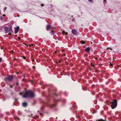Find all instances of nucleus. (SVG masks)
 <instances>
[{
    "instance_id": "f257e3e1",
    "label": "nucleus",
    "mask_w": 121,
    "mask_h": 121,
    "mask_svg": "<svg viewBox=\"0 0 121 121\" xmlns=\"http://www.w3.org/2000/svg\"><path fill=\"white\" fill-rule=\"evenodd\" d=\"M35 94L34 92L31 90L26 91L23 96L24 98H27L28 97L33 98L34 97Z\"/></svg>"
},
{
    "instance_id": "f03ea898",
    "label": "nucleus",
    "mask_w": 121,
    "mask_h": 121,
    "mask_svg": "<svg viewBox=\"0 0 121 121\" xmlns=\"http://www.w3.org/2000/svg\"><path fill=\"white\" fill-rule=\"evenodd\" d=\"M111 104H112L111 105V108L112 109H113L116 108L117 105V100L116 99H114L113 101L111 103Z\"/></svg>"
},
{
    "instance_id": "7ed1b4c3",
    "label": "nucleus",
    "mask_w": 121,
    "mask_h": 121,
    "mask_svg": "<svg viewBox=\"0 0 121 121\" xmlns=\"http://www.w3.org/2000/svg\"><path fill=\"white\" fill-rule=\"evenodd\" d=\"M4 30L5 31L7 32H12V28L11 27H6L5 28Z\"/></svg>"
},
{
    "instance_id": "20e7f679",
    "label": "nucleus",
    "mask_w": 121,
    "mask_h": 121,
    "mask_svg": "<svg viewBox=\"0 0 121 121\" xmlns=\"http://www.w3.org/2000/svg\"><path fill=\"white\" fill-rule=\"evenodd\" d=\"M13 78L12 76H9L7 77V78L5 79V80L6 82L7 81L11 82Z\"/></svg>"
},
{
    "instance_id": "39448f33",
    "label": "nucleus",
    "mask_w": 121,
    "mask_h": 121,
    "mask_svg": "<svg viewBox=\"0 0 121 121\" xmlns=\"http://www.w3.org/2000/svg\"><path fill=\"white\" fill-rule=\"evenodd\" d=\"M71 32L72 34L74 35H77L78 34V33L75 29H74L72 30Z\"/></svg>"
},
{
    "instance_id": "423d86ee",
    "label": "nucleus",
    "mask_w": 121,
    "mask_h": 121,
    "mask_svg": "<svg viewBox=\"0 0 121 121\" xmlns=\"http://www.w3.org/2000/svg\"><path fill=\"white\" fill-rule=\"evenodd\" d=\"M19 29V26H17L16 27L15 31V34H16L18 32Z\"/></svg>"
},
{
    "instance_id": "0eeeda50",
    "label": "nucleus",
    "mask_w": 121,
    "mask_h": 121,
    "mask_svg": "<svg viewBox=\"0 0 121 121\" xmlns=\"http://www.w3.org/2000/svg\"><path fill=\"white\" fill-rule=\"evenodd\" d=\"M51 27V26L50 25H48L47 26V30L48 31L49 30V29Z\"/></svg>"
},
{
    "instance_id": "6e6552de",
    "label": "nucleus",
    "mask_w": 121,
    "mask_h": 121,
    "mask_svg": "<svg viewBox=\"0 0 121 121\" xmlns=\"http://www.w3.org/2000/svg\"><path fill=\"white\" fill-rule=\"evenodd\" d=\"M90 51V49L89 48H87L85 49V51L87 52H89Z\"/></svg>"
},
{
    "instance_id": "1a4fd4ad",
    "label": "nucleus",
    "mask_w": 121,
    "mask_h": 121,
    "mask_svg": "<svg viewBox=\"0 0 121 121\" xmlns=\"http://www.w3.org/2000/svg\"><path fill=\"white\" fill-rule=\"evenodd\" d=\"M27 103L26 102H23L22 104V105L24 107H26L27 105Z\"/></svg>"
},
{
    "instance_id": "9d476101",
    "label": "nucleus",
    "mask_w": 121,
    "mask_h": 121,
    "mask_svg": "<svg viewBox=\"0 0 121 121\" xmlns=\"http://www.w3.org/2000/svg\"><path fill=\"white\" fill-rule=\"evenodd\" d=\"M63 33H65V35H66L68 34V33L67 32H65L64 31H62Z\"/></svg>"
},
{
    "instance_id": "9b49d317",
    "label": "nucleus",
    "mask_w": 121,
    "mask_h": 121,
    "mask_svg": "<svg viewBox=\"0 0 121 121\" xmlns=\"http://www.w3.org/2000/svg\"><path fill=\"white\" fill-rule=\"evenodd\" d=\"M82 44H84L85 43V41H81V42H80Z\"/></svg>"
},
{
    "instance_id": "f8f14e48",
    "label": "nucleus",
    "mask_w": 121,
    "mask_h": 121,
    "mask_svg": "<svg viewBox=\"0 0 121 121\" xmlns=\"http://www.w3.org/2000/svg\"><path fill=\"white\" fill-rule=\"evenodd\" d=\"M91 66H93V67H94L95 66V65H94L93 63H91Z\"/></svg>"
},
{
    "instance_id": "ddd939ff",
    "label": "nucleus",
    "mask_w": 121,
    "mask_h": 121,
    "mask_svg": "<svg viewBox=\"0 0 121 121\" xmlns=\"http://www.w3.org/2000/svg\"><path fill=\"white\" fill-rule=\"evenodd\" d=\"M97 121H105L104 120L102 119H100L98 120Z\"/></svg>"
},
{
    "instance_id": "4468645a",
    "label": "nucleus",
    "mask_w": 121,
    "mask_h": 121,
    "mask_svg": "<svg viewBox=\"0 0 121 121\" xmlns=\"http://www.w3.org/2000/svg\"><path fill=\"white\" fill-rule=\"evenodd\" d=\"M6 9H7L6 7H4V10L5 11L6 10Z\"/></svg>"
},
{
    "instance_id": "2eb2a0df",
    "label": "nucleus",
    "mask_w": 121,
    "mask_h": 121,
    "mask_svg": "<svg viewBox=\"0 0 121 121\" xmlns=\"http://www.w3.org/2000/svg\"><path fill=\"white\" fill-rule=\"evenodd\" d=\"M22 58L23 59H25L26 58V57H25L24 56H23Z\"/></svg>"
},
{
    "instance_id": "dca6fc26",
    "label": "nucleus",
    "mask_w": 121,
    "mask_h": 121,
    "mask_svg": "<svg viewBox=\"0 0 121 121\" xmlns=\"http://www.w3.org/2000/svg\"><path fill=\"white\" fill-rule=\"evenodd\" d=\"M52 34L53 35L54 34V33H53V31H52Z\"/></svg>"
},
{
    "instance_id": "f3484780",
    "label": "nucleus",
    "mask_w": 121,
    "mask_h": 121,
    "mask_svg": "<svg viewBox=\"0 0 121 121\" xmlns=\"http://www.w3.org/2000/svg\"><path fill=\"white\" fill-rule=\"evenodd\" d=\"M88 0L89 2H91L92 1V0Z\"/></svg>"
},
{
    "instance_id": "a211bd4d",
    "label": "nucleus",
    "mask_w": 121,
    "mask_h": 121,
    "mask_svg": "<svg viewBox=\"0 0 121 121\" xmlns=\"http://www.w3.org/2000/svg\"><path fill=\"white\" fill-rule=\"evenodd\" d=\"M2 58H0V62L2 60Z\"/></svg>"
},
{
    "instance_id": "6ab92c4d",
    "label": "nucleus",
    "mask_w": 121,
    "mask_h": 121,
    "mask_svg": "<svg viewBox=\"0 0 121 121\" xmlns=\"http://www.w3.org/2000/svg\"><path fill=\"white\" fill-rule=\"evenodd\" d=\"M52 107H54L55 106V104H52Z\"/></svg>"
},
{
    "instance_id": "aec40b11",
    "label": "nucleus",
    "mask_w": 121,
    "mask_h": 121,
    "mask_svg": "<svg viewBox=\"0 0 121 121\" xmlns=\"http://www.w3.org/2000/svg\"><path fill=\"white\" fill-rule=\"evenodd\" d=\"M41 5L42 6H44V4H41Z\"/></svg>"
},
{
    "instance_id": "412c9836",
    "label": "nucleus",
    "mask_w": 121,
    "mask_h": 121,
    "mask_svg": "<svg viewBox=\"0 0 121 121\" xmlns=\"http://www.w3.org/2000/svg\"><path fill=\"white\" fill-rule=\"evenodd\" d=\"M110 65L111 66H112V64L111 63H110Z\"/></svg>"
},
{
    "instance_id": "4be33fe9",
    "label": "nucleus",
    "mask_w": 121,
    "mask_h": 121,
    "mask_svg": "<svg viewBox=\"0 0 121 121\" xmlns=\"http://www.w3.org/2000/svg\"><path fill=\"white\" fill-rule=\"evenodd\" d=\"M18 39L19 40H20L21 39V38L20 37H18Z\"/></svg>"
},
{
    "instance_id": "5701e85b",
    "label": "nucleus",
    "mask_w": 121,
    "mask_h": 121,
    "mask_svg": "<svg viewBox=\"0 0 121 121\" xmlns=\"http://www.w3.org/2000/svg\"><path fill=\"white\" fill-rule=\"evenodd\" d=\"M3 16L4 17L5 16V14H4L3 15Z\"/></svg>"
},
{
    "instance_id": "b1692460",
    "label": "nucleus",
    "mask_w": 121,
    "mask_h": 121,
    "mask_svg": "<svg viewBox=\"0 0 121 121\" xmlns=\"http://www.w3.org/2000/svg\"><path fill=\"white\" fill-rule=\"evenodd\" d=\"M19 94L20 95H21L22 94V92H20Z\"/></svg>"
},
{
    "instance_id": "393cba45",
    "label": "nucleus",
    "mask_w": 121,
    "mask_h": 121,
    "mask_svg": "<svg viewBox=\"0 0 121 121\" xmlns=\"http://www.w3.org/2000/svg\"><path fill=\"white\" fill-rule=\"evenodd\" d=\"M10 87L12 88L13 87V86H10Z\"/></svg>"
},
{
    "instance_id": "a878e982",
    "label": "nucleus",
    "mask_w": 121,
    "mask_h": 121,
    "mask_svg": "<svg viewBox=\"0 0 121 121\" xmlns=\"http://www.w3.org/2000/svg\"><path fill=\"white\" fill-rule=\"evenodd\" d=\"M106 0H104V2H106Z\"/></svg>"
},
{
    "instance_id": "bb28decb",
    "label": "nucleus",
    "mask_w": 121,
    "mask_h": 121,
    "mask_svg": "<svg viewBox=\"0 0 121 121\" xmlns=\"http://www.w3.org/2000/svg\"><path fill=\"white\" fill-rule=\"evenodd\" d=\"M74 19H72V20L73 21H74Z\"/></svg>"
},
{
    "instance_id": "cd10ccee",
    "label": "nucleus",
    "mask_w": 121,
    "mask_h": 121,
    "mask_svg": "<svg viewBox=\"0 0 121 121\" xmlns=\"http://www.w3.org/2000/svg\"><path fill=\"white\" fill-rule=\"evenodd\" d=\"M1 29L0 28V31H1Z\"/></svg>"
},
{
    "instance_id": "c85d7f7f",
    "label": "nucleus",
    "mask_w": 121,
    "mask_h": 121,
    "mask_svg": "<svg viewBox=\"0 0 121 121\" xmlns=\"http://www.w3.org/2000/svg\"><path fill=\"white\" fill-rule=\"evenodd\" d=\"M108 49H109V48H107V50H108Z\"/></svg>"
},
{
    "instance_id": "c756f323",
    "label": "nucleus",
    "mask_w": 121,
    "mask_h": 121,
    "mask_svg": "<svg viewBox=\"0 0 121 121\" xmlns=\"http://www.w3.org/2000/svg\"><path fill=\"white\" fill-rule=\"evenodd\" d=\"M110 49L111 50H112V49L111 48H110Z\"/></svg>"
},
{
    "instance_id": "7c9ffc66",
    "label": "nucleus",
    "mask_w": 121,
    "mask_h": 121,
    "mask_svg": "<svg viewBox=\"0 0 121 121\" xmlns=\"http://www.w3.org/2000/svg\"><path fill=\"white\" fill-rule=\"evenodd\" d=\"M11 33H9V35H10V34Z\"/></svg>"
},
{
    "instance_id": "2f4dec72",
    "label": "nucleus",
    "mask_w": 121,
    "mask_h": 121,
    "mask_svg": "<svg viewBox=\"0 0 121 121\" xmlns=\"http://www.w3.org/2000/svg\"><path fill=\"white\" fill-rule=\"evenodd\" d=\"M34 67H35V66H33V68H34Z\"/></svg>"
}]
</instances>
